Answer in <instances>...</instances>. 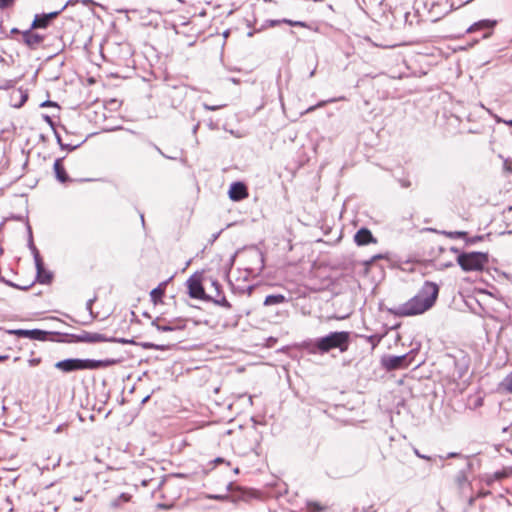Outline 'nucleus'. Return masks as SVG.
I'll return each mask as SVG.
<instances>
[{
    "instance_id": "obj_1",
    "label": "nucleus",
    "mask_w": 512,
    "mask_h": 512,
    "mask_svg": "<svg viewBox=\"0 0 512 512\" xmlns=\"http://www.w3.org/2000/svg\"><path fill=\"white\" fill-rule=\"evenodd\" d=\"M438 294L439 286L434 282L425 281L414 297L390 309V312L399 317L423 314L435 304Z\"/></svg>"
},
{
    "instance_id": "obj_2",
    "label": "nucleus",
    "mask_w": 512,
    "mask_h": 512,
    "mask_svg": "<svg viewBox=\"0 0 512 512\" xmlns=\"http://www.w3.org/2000/svg\"><path fill=\"white\" fill-rule=\"evenodd\" d=\"M349 341V332L336 331L324 337L317 338L314 341L305 342L303 346L310 354H324L335 348H338L341 352H345L348 349Z\"/></svg>"
},
{
    "instance_id": "obj_3",
    "label": "nucleus",
    "mask_w": 512,
    "mask_h": 512,
    "mask_svg": "<svg viewBox=\"0 0 512 512\" xmlns=\"http://www.w3.org/2000/svg\"><path fill=\"white\" fill-rule=\"evenodd\" d=\"M114 360L106 359V360H94V359H78V358H69L58 361L55 363V368L64 372L70 373L79 370H95L99 368L108 367L114 364Z\"/></svg>"
},
{
    "instance_id": "obj_4",
    "label": "nucleus",
    "mask_w": 512,
    "mask_h": 512,
    "mask_svg": "<svg viewBox=\"0 0 512 512\" xmlns=\"http://www.w3.org/2000/svg\"><path fill=\"white\" fill-rule=\"evenodd\" d=\"M487 261V255L481 252L460 253L457 257V262L464 271L482 270Z\"/></svg>"
},
{
    "instance_id": "obj_5",
    "label": "nucleus",
    "mask_w": 512,
    "mask_h": 512,
    "mask_svg": "<svg viewBox=\"0 0 512 512\" xmlns=\"http://www.w3.org/2000/svg\"><path fill=\"white\" fill-rule=\"evenodd\" d=\"M29 232V240H28V246L33 254L34 262L37 270V281L41 284H49L52 280V273L45 269L42 258L39 254L38 249L33 243V237H32V231L31 228L28 227Z\"/></svg>"
},
{
    "instance_id": "obj_6",
    "label": "nucleus",
    "mask_w": 512,
    "mask_h": 512,
    "mask_svg": "<svg viewBox=\"0 0 512 512\" xmlns=\"http://www.w3.org/2000/svg\"><path fill=\"white\" fill-rule=\"evenodd\" d=\"M187 288L188 293L191 298L201 299V300H210L211 296L206 295L202 283L197 277H190L187 280Z\"/></svg>"
},
{
    "instance_id": "obj_7",
    "label": "nucleus",
    "mask_w": 512,
    "mask_h": 512,
    "mask_svg": "<svg viewBox=\"0 0 512 512\" xmlns=\"http://www.w3.org/2000/svg\"><path fill=\"white\" fill-rule=\"evenodd\" d=\"M409 364L408 354L400 356L390 355L382 358V365L388 371L406 368Z\"/></svg>"
},
{
    "instance_id": "obj_8",
    "label": "nucleus",
    "mask_w": 512,
    "mask_h": 512,
    "mask_svg": "<svg viewBox=\"0 0 512 512\" xmlns=\"http://www.w3.org/2000/svg\"><path fill=\"white\" fill-rule=\"evenodd\" d=\"M8 333L14 334L18 337H24V338H29L32 340H39V341L47 340V337L49 335V332L40 330V329H32V330L16 329V330H9Z\"/></svg>"
},
{
    "instance_id": "obj_9",
    "label": "nucleus",
    "mask_w": 512,
    "mask_h": 512,
    "mask_svg": "<svg viewBox=\"0 0 512 512\" xmlns=\"http://www.w3.org/2000/svg\"><path fill=\"white\" fill-rule=\"evenodd\" d=\"M161 321L160 318H156L152 321V326L160 332L183 330L185 328V322L183 320H170L164 324H162Z\"/></svg>"
},
{
    "instance_id": "obj_10",
    "label": "nucleus",
    "mask_w": 512,
    "mask_h": 512,
    "mask_svg": "<svg viewBox=\"0 0 512 512\" xmlns=\"http://www.w3.org/2000/svg\"><path fill=\"white\" fill-rule=\"evenodd\" d=\"M65 7H66V5L63 6L59 11H54V12H51L48 14L36 15L32 25H31V28L32 29L46 28L48 26L49 22L52 19L56 18L61 13V11H63L65 9Z\"/></svg>"
},
{
    "instance_id": "obj_11",
    "label": "nucleus",
    "mask_w": 512,
    "mask_h": 512,
    "mask_svg": "<svg viewBox=\"0 0 512 512\" xmlns=\"http://www.w3.org/2000/svg\"><path fill=\"white\" fill-rule=\"evenodd\" d=\"M228 194L231 200L240 201L248 196V191L242 182H234L231 184Z\"/></svg>"
},
{
    "instance_id": "obj_12",
    "label": "nucleus",
    "mask_w": 512,
    "mask_h": 512,
    "mask_svg": "<svg viewBox=\"0 0 512 512\" xmlns=\"http://www.w3.org/2000/svg\"><path fill=\"white\" fill-rule=\"evenodd\" d=\"M354 241L359 246L377 242V240L372 235L371 231L367 228H361L360 230H358L354 236Z\"/></svg>"
},
{
    "instance_id": "obj_13",
    "label": "nucleus",
    "mask_w": 512,
    "mask_h": 512,
    "mask_svg": "<svg viewBox=\"0 0 512 512\" xmlns=\"http://www.w3.org/2000/svg\"><path fill=\"white\" fill-rule=\"evenodd\" d=\"M54 172L57 180L61 183H65L69 180V176L63 165V158H58L54 162Z\"/></svg>"
},
{
    "instance_id": "obj_14",
    "label": "nucleus",
    "mask_w": 512,
    "mask_h": 512,
    "mask_svg": "<svg viewBox=\"0 0 512 512\" xmlns=\"http://www.w3.org/2000/svg\"><path fill=\"white\" fill-rule=\"evenodd\" d=\"M212 286L214 287L217 295L215 297L211 296V299L209 301H212L216 305L225 307V308H231V303L225 298V296L220 295V284L217 281H212Z\"/></svg>"
},
{
    "instance_id": "obj_15",
    "label": "nucleus",
    "mask_w": 512,
    "mask_h": 512,
    "mask_svg": "<svg viewBox=\"0 0 512 512\" xmlns=\"http://www.w3.org/2000/svg\"><path fill=\"white\" fill-rule=\"evenodd\" d=\"M79 340L86 343H99L109 341L105 335L91 332H84L79 336Z\"/></svg>"
},
{
    "instance_id": "obj_16",
    "label": "nucleus",
    "mask_w": 512,
    "mask_h": 512,
    "mask_svg": "<svg viewBox=\"0 0 512 512\" xmlns=\"http://www.w3.org/2000/svg\"><path fill=\"white\" fill-rule=\"evenodd\" d=\"M44 37L38 33L27 30L23 33V40L29 47H35L43 41Z\"/></svg>"
},
{
    "instance_id": "obj_17",
    "label": "nucleus",
    "mask_w": 512,
    "mask_h": 512,
    "mask_svg": "<svg viewBox=\"0 0 512 512\" xmlns=\"http://www.w3.org/2000/svg\"><path fill=\"white\" fill-rule=\"evenodd\" d=\"M496 23L497 22L495 20H489V19L480 20V21L474 23L473 25H471L467 29V32L472 33L477 30H482V29H493V27L496 25Z\"/></svg>"
},
{
    "instance_id": "obj_18",
    "label": "nucleus",
    "mask_w": 512,
    "mask_h": 512,
    "mask_svg": "<svg viewBox=\"0 0 512 512\" xmlns=\"http://www.w3.org/2000/svg\"><path fill=\"white\" fill-rule=\"evenodd\" d=\"M285 300H286L285 296L282 294L268 295V296H266V298L264 300V305L265 306L277 305V304L283 303Z\"/></svg>"
},
{
    "instance_id": "obj_19",
    "label": "nucleus",
    "mask_w": 512,
    "mask_h": 512,
    "mask_svg": "<svg viewBox=\"0 0 512 512\" xmlns=\"http://www.w3.org/2000/svg\"><path fill=\"white\" fill-rule=\"evenodd\" d=\"M456 484L459 489L464 490L469 486L468 478L466 472L461 470L456 476Z\"/></svg>"
},
{
    "instance_id": "obj_20",
    "label": "nucleus",
    "mask_w": 512,
    "mask_h": 512,
    "mask_svg": "<svg viewBox=\"0 0 512 512\" xmlns=\"http://www.w3.org/2000/svg\"><path fill=\"white\" fill-rule=\"evenodd\" d=\"M131 496L127 493H121L117 498L111 501V507L118 508L123 503L130 501Z\"/></svg>"
},
{
    "instance_id": "obj_21",
    "label": "nucleus",
    "mask_w": 512,
    "mask_h": 512,
    "mask_svg": "<svg viewBox=\"0 0 512 512\" xmlns=\"http://www.w3.org/2000/svg\"><path fill=\"white\" fill-rule=\"evenodd\" d=\"M340 100H344V97L331 98V99H328V100H322V101L318 102L316 105L307 108L305 113L313 112L317 108H321V107L325 106L327 103H334V102L340 101Z\"/></svg>"
},
{
    "instance_id": "obj_22",
    "label": "nucleus",
    "mask_w": 512,
    "mask_h": 512,
    "mask_svg": "<svg viewBox=\"0 0 512 512\" xmlns=\"http://www.w3.org/2000/svg\"><path fill=\"white\" fill-rule=\"evenodd\" d=\"M163 294H164V289L161 286L154 288L150 292L151 300L156 304L158 301L161 300Z\"/></svg>"
},
{
    "instance_id": "obj_23",
    "label": "nucleus",
    "mask_w": 512,
    "mask_h": 512,
    "mask_svg": "<svg viewBox=\"0 0 512 512\" xmlns=\"http://www.w3.org/2000/svg\"><path fill=\"white\" fill-rule=\"evenodd\" d=\"M500 387L503 390L512 393V372L504 378V380L500 384Z\"/></svg>"
},
{
    "instance_id": "obj_24",
    "label": "nucleus",
    "mask_w": 512,
    "mask_h": 512,
    "mask_svg": "<svg viewBox=\"0 0 512 512\" xmlns=\"http://www.w3.org/2000/svg\"><path fill=\"white\" fill-rule=\"evenodd\" d=\"M139 345L144 349H155V350H161V351L166 349V346H164V345H157V344H153L150 342H142Z\"/></svg>"
},
{
    "instance_id": "obj_25",
    "label": "nucleus",
    "mask_w": 512,
    "mask_h": 512,
    "mask_svg": "<svg viewBox=\"0 0 512 512\" xmlns=\"http://www.w3.org/2000/svg\"><path fill=\"white\" fill-rule=\"evenodd\" d=\"M283 23H286L290 26L307 27V24L303 21H292L289 19H283Z\"/></svg>"
},
{
    "instance_id": "obj_26",
    "label": "nucleus",
    "mask_w": 512,
    "mask_h": 512,
    "mask_svg": "<svg viewBox=\"0 0 512 512\" xmlns=\"http://www.w3.org/2000/svg\"><path fill=\"white\" fill-rule=\"evenodd\" d=\"M445 234L450 238H463L467 235L464 231L446 232Z\"/></svg>"
},
{
    "instance_id": "obj_27",
    "label": "nucleus",
    "mask_w": 512,
    "mask_h": 512,
    "mask_svg": "<svg viewBox=\"0 0 512 512\" xmlns=\"http://www.w3.org/2000/svg\"><path fill=\"white\" fill-rule=\"evenodd\" d=\"M226 104H219V105H209L207 103H203V108L207 111H216L223 107H225Z\"/></svg>"
},
{
    "instance_id": "obj_28",
    "label": "nucleus",
    "mask_w": 512,
    "mask_h": 512,
    "mask_svg": "<svg viewBox=\"0 0 512 512\" xmlns=\"http://www.w3.org/2000/svg\"><path fill=\"white\" fill-rule=\"evenodd\" d=\"M368 341L372 344L373 347H375L382 339V336L379 335H371L368 338Z\"/></svg>"
},
{
    "instance_id": "obj_29",
    "label": "nucleus",
    "mask_w": 512,
    "mask_h": 512,
    "mask_svg": "<svg viewBox=\"0 0 512 512\" xmlns=\"http://www.w3.org/2000/svg\"><path fill=\"white\" fill-rule=\"evenodd\" d=\"M14 4V0H0V10L11 7Z\"/></svg>"
},
{
    "instance_id": "obj_30",
    "label": "nucleus",
    "mask_w": 512,
    "mask_h": 512,
    "mask_svg": "<svg viewBox=\"0 0 512 512\" xmlns=\"http://www.w3.org/2000/svg\"><path fill=\"white\" fill-rule=\"evenodd\" d=\"M109 341H112V342H117V343H121V344H136L133 340H129V339H125V338H112V339H109Z\"/></svg>"
},
{
    "instance_id": "obj_31",
    "label": "nucleus",
    "mask_w": 512,
    "mask_h": 512,
    "mask_svg": "<svg viewBox=\"0 0 512 512\" xmlns=\"http://www.w3.org/2000/svg\"><path fill=\"white\" fill-rule=\"evenodd\" d=\"M207 498L208 499H213V500L223 501V500L228 499V495L209 494V495H207Z\"/></svg>"
},
{
    "instance_id": "obj_32",
    "label": "nucleus",
    "mask_w": 512,
    "mask_h": 512,
    "mask_svg": "<svg viewBox=\"0 0 512 512\" xmlns=\"http://www.w3.org/2000/svg\"><path fill=\"white\" fill-rule=\"evenodd\" d=\"M41 363V358H31L28 360V364L31 367L38 366Z\"/></svg>"
},
{
    "instance_id": "obj_33",
    "label": "nucleus",
    "mask_w": 512,
    "mask_h": 512,
    "mask_svg": "<svg viewBox=\"0 0 512 512\" xmlns=\"http://www.w3.org/2000/svg\"><path fill=\"white\" fill-rule=\"evenodd\" d=\"M95 301V298L89 299L86 303V309L89 311L90 314H92V305Z\"/></svg>"
},
{
    "instance_id": "obj_34",
    "label": "nucleus",
    "mask_w": 512,
    "mask_h": 512,
    "mask_svg": "<svg viewBox=\"0 0 512 512\" xmlns=\"http://www.w3.org/2000/svg\"><path fill=\"white\" fill-rule=\"evenodd\" d=\"M414 452H415V454H416L419 458H421V459H425V460H429V459H430V457H429V456H426V455L421 454L417 449H415V451H414Z\"/></svg>"
},
{
    "instance_id": "obj_35",
    "label": "nucleus",
    "mask_w": 512,
    "mask_h": 512,
    "mask_svg": "<svg viewBox=\"0 0 512 512\" xmlns=\"http://www.w3.org/2000/svg\"><path fill=\"white\" fill-rule=\"evenodd\" d=\"M56 139H57V143L60 145L61 148H65L66 147V144H64L61 140V137L59 134L56 133Z\"/></svg>"
},
{
    "instance_id": "obj_36",
    "label": "nucleus",
    "mask_w": 512,
    "mask_h": 512,
    "mask_svg": "<svg viewBox=\"0 0 512 512\" xmlns=\"http://www.w3.org/2000/svg\"><path fill=\"white\" fill-rule=\"evenodd\" d=\"M220 234H221V231L214 233L211 237L210 243H213L219 237Z\"/></svg>"
},
{
    "instance_id": "obj_37",
    "label": "nucleus",
    "mask_w": 512,
    "mask_h": 512,
    "mask_svg": "<svg viewBox=\"0 0 512 512\" xmlns=\"http://www.w3.org/2000/svg\"><path fill=\"white\" fill-rule=\"evenodd\" d=\"M77 147H78V145L72 146V145L66 144V147L64 149L72 151V150L76 149Z\"/></svg>"
},
{
    "instance_id": "obj_38",
    "label": "nucleus",
    "mask_w": 512,
    "mask_h": 512,
    "mask_svg": "<svg viewBox=\"0 0 512 512\" xmlns=\"http://www.w3.org/2000/svg\"><path fill=\"white\" fill-rule=\"evenodd\" d=\"M279 23H283V20H273V21H271V25L272 26L278 25Z\"/></svg>"
},
{
    "instance_id": "obj_39",
    "label": "nucleus",
    "mask_w": 512,
    "mask_h": 512,
    "mask_svg": "<svg viewBox=\"0 0 512 512\" xmlns=\"http://www.w3.org/2000/svg\"><path fill=\"white\" fill-rule=\"evenodd\" d=\"M155 149H156V150H157L161 155H163L164 157H166V155L161 151V149H160L159 147L155 146ZM167 158L174 159L173 157H168V156H167Z\"/></svg>"
},
{
    "instance_id": "obj_40",
    "label": "nucleus",
    "mask_w": 512,
    "mask_h": 512,
    "mask_svg": "<svg viewBox=\"0 0 512 512\" xmlns=\"http://www.w3.org/2000/svg\"><path fill=\"white\" fill-rule=\"evenodd\" d=\"M363 512H375L373 506H369L366 510H364Z\"/></svg>"
},
{
    "instance_id": "obj_41",
    "label": "nucleus",
    "mask_w": 512,
    "mask_h": 512,
    "mask_svg": "<svg viewBox=\"0 0 512 512\" xmlns=\"http://www.w3.org/2000/svg\"><path fill=\"white\" fill-rule=\"evenodd\" d=\"M26 99H27V95H22V101H21V103L18 105V107H19V106H21V105L26 101Z\"/></svg>"
},
{
    "instance_id": "obj_42",
    "label": "nucleus",
    "mask_w": 512,
    "mask_h": 512,
    "mask_svg": "<svg viewBox=\"0 0 512 512\" xmlns=\"http://www.w3.org/2000/svg\"><path fill=\"white\" fill-rule=\"evenodd\" d=\"M214 462H215V463H222V462H224V459H223V458L218 457V458H216V459L214 460Z\"/></svg>"
},
{
    "instance_id": "obj_43",
    "label": "nucleus",
    "mask_w": 512,
    "mask_h": 512,
    "mask_svg": "<svg viewBox=\"0 0 512 512\" xmlns=\"http://www.w3.org/2000/svg\"><path fill=\"white\" fill-rule=\"evenodd\" d=\"M458 454L457 453H454V452H451L447 455L448 458H451V457H456Z\"/></svg>"
},
{
    "instance_id": "obj_44",
    "label": "nucleus",
    "mask_w": 512,
    "mask_h": 512,
    "mask_svg": "<svg viewBox=\"0 0 512 512\" xmlns=\"http://www.w3.org/2000/svg\"><path fill=\"white\" fill-rule=\"evenodd\" d=\"M8 358L7 355H0V362L6 360Z\"/></svg>"
},
{
    "instance_id": "obj_45",
    "label": "nucleus",
    "mask_w": 512,
    "mask_h": 512,
    "mask_svg": "<svg viewBox=\"0 0 512 512\" xmlns=\"http://www.w3.org/2000/svg\"><path fill=\"white\" fill-rule=\"evenodd\" d=\"M50 105H53V103H52V102H50V101H46V102H44V103L42 104V106H50Z\"/></svg>"
},
{
    "instance_id": "obj_46",
    "label": "nucleus",
    "mask_w": 512,
    "mask_h": 512,
    "mask_svg": "<svg viewBox=\"0 0 512 512\" xmlns=\"http://www.w3.org/2000/svg\"><path fill=\"white\" fill-rule=\"evenodd\" d=\"M490 35H491V32L486 33V34L483 35V38H488Z\"/></svg>"
},
{
    "instance_id": "obj_47",
    "label": "nucleus",
    "mask_w": 512,
    "mask_h": 512,
    "mask_svg": "<svg viewBox=\"0 0 512 512\" xmlns=\"http://www.w3.org/2000/svg\"><path fill=\"white\" fill-rule=\"evenodd\" d=\"M74 500L77 501V502L78 501H82V497H75Z\"/></svg>"
},
{
    "instance_id": "obj_48",
    "label": "nucleus",
    "mask_w": 512,
    "mask_h": 512,
    "mask_svg": "<svg viewBox=\"0 0 512 512\" xmlns=\"http://www.w3.org/2000/svg\"><path fill=\"white\" fill-rule=\"evenodd\" d=\"M380 258H381V255H376V256L373 257V260L380 259Z\"/></svg>"
},
{
    "instance_id": "obj_49",
    "label": "nucleus",
    "mask_w": 512,
    "mask_h": 512,
    "mask_svg": "<svg viewBox=\"0 0 512 512\" xmlns=\"http://www.w3.org/2000/svg\"><path fill=\"white\" fill-rule=\"evenodd\" d=\"M234 473H235V474H238V473H239V468H235V469H234Z\"/></svg>"
},
{
    "instance_id": "obj_50",
    "label": "nucleus",
    "mask_w": 512,
    "mask_h": 512,
    "mask_svg": "<svg viewBox=\"0 0 512 512\" xmlns=\"http://www.w3.org/2000/svg\"><path fill=\"white\" fill-rule=\"evenodd\" d=\"M315 74V70H313L312 72H310V77H313Z\"/></svg>"
},
{
    "instance_id": "obj_51",
    "label": "nucleus",
    "mask_w": 512,
    "mask_h": 512,
    "mask_svg": "<svg viewBox=\"0 0 512 512\" xmlns=\"http://www.w3.org/2000/svg\"><path fill=\"white\" fill-rule=\"evenodd\" d=\"M505 169H506L507 171H509V172H511V171H512V170H511V168H510V167H508V166H507V167H505Z\"/></svg>"
},
{
    "instance_id": "obj_52",
    "label": "nucleus",
    "mask_w": 512,
    "mask_h": 512,
    "mask_svg": "<svg viewBox=\"0 0 512 512\" xmlns=\"http://www.w3.org/2000/svg\"><path fill=\"white\" fill-rule=\"evenodd\" d=\"M451 250H452L453 252H455V253H457V252H458V249H456V248H452Z\"/></svg>"
},
{
    "instance_id": "obj_53",
    "label": "nucleus",
    "mask_w": 512,
    "mask_h": 512,
    "mask_svg": "<svg viewBox=\"0 0 512 512\" xmlns=\"http://www.w3.org/2000/svg\"><path fill=\"white\" fill-rule=\"evenodd\" d=\"M507 124L512 127V120L508 121Z\"/></svg>"
},
{
    "instance_id": "obj_54",
    "label": "nucleus",
    "mask_w": 512,
    "mask_h": 512,
    "mask_svg": "<svg viewBox=\"0 0 512 512\" xmlns=\"http://www.w3.org/2000/svg\"><path fill=\"white\" fill-rule=\"evenodd\" d=\"M141 221L144 224V216L143 215H141Z\"/></svg>"
},
{
    "instance_id": "obj_55",
    "label": "nucleus",
    "mask_w": 512,
    "mask_h": 512,
    "mask_svg": "<svg viewBox=\"0 0 512 512\" xmlns=\"http://www.w3.org/2000/svg\"><path fill=\"white\" fill-rule=\"evenodd\" d=\"M19 359H20V357H15V358H14V361L16 362V361H18Z\"/></svg>"
},
{
    "instance_id": "obj_56",
    "label": "nucleus",
    "mask_w": 512,
    "mask_h": 512,
    "mask_svg": "<svg viewBox=\"0 0 512 512\" xmlns=\"http://www.w3.org/2000/svg\"><path fill=\"white\" fill-rule=\"evenodd\" d=\"M249 402L252 404V396H249Z\"/></svg>"
},
{
    "instance_id": "obj_57",
    "label": "nucleus",
    "mask_w": 512,
    "mask_h": 512,
    "mask_svg": "<svg viewBox=\"0 0 512 512\" xmlns=\"http://www.w3.org/2000/svg\"><path fill=\"white\" fill-rule=\"evenodd\" d=\"M159 506L162 508H168V506H166V505H159Z\"/></svg>"
},
{
    "instance_id": "obj_58",
    "label": "nucleus",
    "mask_w": 512,
    "mask_h": 512,
    "mask_svg": "<svg viewBox=\"0 0 512 512\" xmlns=\"http://www.w3.org/2000/svg\"><path fill=\"white\" fill-rule=\"evenodd\" d=\"M402 185L405 186V187L408 186L407 182H404Z\"/></svg>"
}]
</instances>
